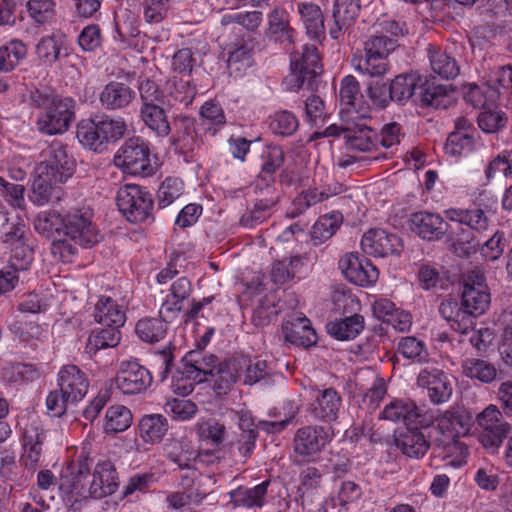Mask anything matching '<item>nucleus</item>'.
<instances>
[{"label":"nucleus","mask_w":512,"mask_h":512,"mask_svg":"<svg viewBox=\"0 0 512 512\" xmlns=\"http://www.w3.org/2000/svg\"><path fill=\"white\" fill-rule=\"evenodd\" d=\"M116 201L119 211L133 223L145 221L153 207L152 195L145 188L136 184L120 187Z\"/></svg>","instance_id":"8"},{"label":"nucleus","mask_w":512,"mask_h":512,"mask_svg":"<svg viewBox=\"0 0 512 512\" xmlns=\"http://www.w3.org/2000/svg\"><path fill=\"white\" fill-rule=\"evenodd\" d=\"M46 436L42 429L32 424L25 428L21 462L25 468L35 470L40 466L42 444Z\"/></svg>","instance_id":"27"},{"label":"nucleus","mask_w":512,"mask_h":512,"mask_svg":"<svg viewBox=\"0 0 512 512\" xmlns=\"http://www.w3.org/2000/svg\"><path fill=\"white\" fill-rule=\"evenodd\" d=\"M39 371L30 364L16 363L3 369V378L10 383L22 384L39 378Z\"/></svg>","instance_id":"56"},{"label":"nucleus","mask_w":512,"mask_h":512,"mask_svg":"<svg viewBox=\"0 0 512 512\" xmlns=\"http://www.w3.org/2000/svg\"><path fill=\"white\" fill-rule=\"evenodd\" d=\"M361 248L368 255L386 257L400 254L403 244L394 233L384 229H370L361 239Z\"/></svg>","instance_id":"15"},{"label":"nucleus","mask_w":512,"mask_h":512,"mask_svg":"<svg viewBox=\"0 0 512 512\" xmlns=\"http://www.w3.org/2000/svg\"><path fill=\"white\" fill-rule=\"evenodd\" d=\"M152 383L150 371L136 361H124L115 377V385L123 394L144 392Z\"/></svg>","instance_id":"13"},{"label":"nucleus","mask_w":512,"mask_h":512,"mask_svg":"<svg viewBox=\"0 0 512 512\" xmlns=\"http://www.w3.org/2000/svg\"><path fill=\"white\" fill-rule=\"evenodd\" d=\"M360 0H335L332 17L335 22L350 25L358 16Z\"/></svg>","instance_id":"61"},{"label":"nucleus","mask_w":512,"mask_h":512,"mask_svg":"<svg viewBox=\"0 0 512 512\" xmlns=\"http://www.w3.org/2000/svg\"><path fill=\"white\" fill-rule=\"evenodd\" d=\"M37 166H45L48 174L66 182L74 173L75 161L68 156L66 147L55 141L41 152V161Z\"/></svg>","instance_id":"14"},{"label":"nucleus","mask_w":512,"mask_h":512,"mask_svg":"<svg viewBox=\"0 0 512 512\" xmlns=\"http://www.w3.org/2000/svg\"><path fill=\"white\" fill-rule=\"evenodd\" d=\"M127 130L123 118L109 116H96L93 119L81 120L77 125V139L86 148L103 152L108 144L121 139Z\"/></svg>","instance_id":"4"},{"label":"nucleus","mask_w":512,"mask_h":512,"mask_svg":"<svg viewBox=\"0 0 512 512\" xmlns=\"http://www.w3.org/2000/svg\"><path fill=\"white\" fill-rule=\"evenodd\" d=\"M342 398L334 388L321 390L311 403V414L315 419L333 422L338 418Z\"/></svg>","instance_id":"26"},{"label":"nucleus","mask_w":512,"mask_h":512,"mask_svg":"<svg viewBox=\"0 0 512 512\" xmlns=\"http://www.w3.org/2000/svg\"><path fill=\"white\" fill-rule=\"evenodd\" d=\"M143 17L149 24L160 23L167 15L169 0H139Z\"/></svg>","instance_id":"64"},{"label":"nucleus","mask_w":512,"mask_h":512,"mask_svg":"<svg viewBox=\"0 0 512 512\" xmlns=\"http://www.w3.org/2000/svg\"><path fill=\"white\" fill-rule=\"evenodd\" d=\"M476 421L480 429L479 441L490 453H495L503 439L512 431V426L503 420L501 411L493 404L479 413Z\"/></svg>","instance_id":"9"},{"label":"nucleus","mask_w":512,"mask_h":512,"mask_svg":"<svg viewBox=\"0 0 512 512\" xmlns=\"http://www.w3.org/2000/svg\"><path fill=\"white\" fill-rule=\"evenodd\" d=\"M388 57L364 53L358 59L355 69L371 77H381L388 71Z\"/></svg>","instance_id":"50"},{"label":"nucleus","mask_w":512,"mask_h":512,"mask_svg":"<svg viewBox=\"0 0 512 512\" xmlns=\"http://www.w3.org/2000/svg\"><path fill=\"white\" fill-rule=\"evenodd\" d=\"M461 368L466 377L476 379L482 383H491L497 376L495 366L484 359L466 358L463 360Z\"/></svg>","instance_id":"43"},{"label":"nucleus","mask_w":512,"mask_h":512,"mask_svg":"<svg viewBox=\"0 0 512 512\" xmlns=\"http://www.w3.org/2000/svg\"><path fill=\"white\" fill-rule=\"evenodd\" d=\"M57 385L67 398L77 403L87 394L89 381L78 366L66 365L58 373Z\"/></svg>","instance_id":"19"},{"label":"nucleus","mask_w":512,"mask_h":512,"mask_svg":"<svg viewBox=\"0 0 512 512\" xmlns=\"http://www.w3.org/2000/svg\"><path fill=\"white\" fill-rule=\"evenodd\" d=\"M295 30L290 26V15L282 8H275L268 15L266 37L275 43L287 47L294 43Z\"/></svg>","instance_id":"25"},{"label":"nucleus","mask_w":512,"mask_h":512,"mask_svg":"<svg viewBox=\"0 0 512 512\" xmlns=\"http://www.w3.org/2000/svg\"><path fill=\"white\" fill-rule=\"evenodd\" d=\"M421 82V78L416 73H409L396 76L391 82L389 94L392 101L405 103L412 97L416 99V90Z\"/></svg>","instance_id":"36"},{"label":"nucleus","mask_w":512,"mask_h":512,"mask_svg":"<svg viewBox=\"0 0 512 512\" xmlns=\"http://www.w3.org/2000/svg\"><path fill=\"white\" fill-rule=\"evenodd\" d=\"M283 333L286 341L299 346L309 347L317 341L315 330L306 317L286 322L283 325Z\"/></svg>","instance_id":"32"},{"label":"nucleus","mask_w":512,"mask_h":512,"mask_svg":"<svg viewBox=\"0 0 512 512\" xmlns=\"http://www.w3.org/2000/svg\"><path fill=\"white\" fill-rule=\"evenodd\" d=\"M439 314L444 320L447 321L451 329L466 336L475 325L474 316L463 308L460 303L454 298L443 300L439 305Z\"/></svg>","instance_id":"23"},{"label":"nucleus","mask_w":512,"mask_h":512,"mask_svg":"<svg viewBox=\"0 0 512 512\" xmlns=\"http://www.w3.org/2000/svg\"><path fill=\"white\" fill-rule=\"evenodd\" d=\"M184 191V183L177 177H167L157 192L158 205L165 208L177 200Z\"/></svg>","instance_id":"52"},{"label":"nucleus","mask_w":512,"mask_h":512,"mask_svg":"<svg viewBox=\"0 0 512 512\" xmlns=\"http://www.w3.org/2000/svg\"><path fill=\"white\" fill-rule=\"evenodd\" d=\"M474 139L467 132L450 133L445 144V151L451 156H461L473 150Z\"/></svg>","instance_id":"60"},{"label":"nucleus","mask_w":512,"mask_h":512,"mask_svg":"<svg viewBox=\"0 0 512 512\" xmlns=\"http://www.w3.org/2000/svg\"><path fill=\"white\" fill-rule=\"evenodd\" d=\"M13 246L9 260V268L15 271L27 270L33 261V251L26 244V235L21 242L10 244Z\"/></svg>","instance_id":"58"},{"label":"nucleus","mask_w":512,"mask_h":512,"mask_svg":"<svg viewBox=\"0 0 512 512\" xmlns=\"http://www.w3.org/2000/svg\"><path fill=\"white\" fill-rule=\"evenodd\" d=\"M191 292L192 285L188 278L180 277L175 280L161 304L159 309L160 316L167 321L175 320L183 308L184 301L190 296Z\"/></svg>","instance_id":"22"},{"label":"nucleus","mask_w":512,"mask_h":512,"mask_svg":"<svg viewBox=\"0 0 512 512\" xmlns=\"http://www.w3.org/2000/svg\"><path fill=\"white\" fill-rule=\"evenodd\" d=\"M300 258L297 256L286 257L276 261L271 270V278L276 284H284L291 280L298 267L300 266Z\"/></svg>","instance_id":"57"},{"label":"nucleus","mask_w":512,"mask_h":512,"mask_svg":"<svg viewBox=\"0 0 512 512\" xmlns=\"http://www.w3.org/2000/svg\"><path fill=\"white\" fill-rule=\"evenodd\" d=\"M270 129L280 136L292 135L299 126L297 117L290 111L276 112L270 119Z\"/></svg>","instance_id":"59"},{"label":"nucleus","mask_w":512,"mask_h":512,"mask_svg":"<svg viewBox=\"0 0 512 512\" xmlns=\"http://www.w3.org/2000/svg\"><path fill=\"white\" fill-rule=\"evenodd\" d=\"M65 181H58L52 174H48L45 166L35 167V177L32 183L30 199L36 205L42 206L52 198H60L59 184Z\"/></svg>","instance_id":"24"},{"label":"nucleus","mask_w":512,"mask_h":512,"mask_svg":"<svg viewBox=\"0 0 512 512\" xmlns=\"http://www.w3.org/2000/svg\"><path fill=\"white\" fill-rule=\"evenodd\" d=\"M364 329V317L360 314L336 319L327 323V333L340 341H347L356 338Z\"/></svg>","instance_id":"33"},{"label":"nucleus","mask_w":512,"mask_h":512,"mask_svg":"<svg viewBox=\"0 0 512 512\" xmlns=\"http://www.w3.org/2000/svg\"><path fill=\"white\" fill-rule=\"evenodd\" d=\"M415 102L422 106H430L436 109L446 108L448 103L447 90L434 83H421L418 87Z\"/></svg>","instance_id":"45"},{"label":"nucleus","mask_w":512,"mask_h":512,"mask_svg":"<svg viewBox=\"0 0 512 512\" xmlns=\"http://www.w3.org/2000/svg\"><path fill=\"white\" fill-rule=\"evenodd\" d=\"M396 446L410 458H421L428 451L430 444L425 435L419 430L408 429L396 438Z\"/></svg>","instance_id":"34"},{"label":"nucleus","mask_w":512,"mask_h":512,"mask_svg":"<svg viewBox=\"0 0 512 512\" xmlns=\"http://www.w3.org/2000/svg\"><path fill=\"white\" fill-rule=\"evenodd\" d=\"M342 222L339 213L326 214L318 218L311 230V239L315 245L322 244L330 239Z\"/></svg>","instance_id":"48"},{"label":"nucleus","mask_w":512,"mask_h":512,"mask_svg":"<svg viewBox=\"0 0 512 512\" xmlns=\"http://www.w3.org/2000/svg\"><path fill=\"white\" fill-rule=\"evenodd\" d=\"M321 72L320 58L315 45L305 44L301 52H294L290 58V73L284 78L283 86L288 91L304 87L313 89L316 77Z\"/></svg>","instance_id":"5"},{"label":"nucleus","mask_w":512,"mask_h":512,"mask_svg":"<svg viewBox=\"0 0 512 512\" xmlns=\"http://www.w3.org/2000/svg\"><path fill=\"white\" fill-rule=\"evenodd\" d=\"M94 320L101 325L119 330L126 322V312L116 300L102 296L94 308Z\"/></svg>","instance_id":"29"},{"label":"nucleus","mask_w":512,"mask_h":512,"mask_svg":"<svg viewBox=\"0 0 512 512\" xmlns=\"http://www.w3.org/2000/svg\"><path fill=\"white\" fill-rule=\"evenodd\" d=\"M141 118L145 125L158 136L165 137L170 133V124L163 108L157 103L142 105Z\"/></svg>","instance_id":"41"},{"label":"nucleus","mask_w":512,"mask_h":512,"mask_svg":"<svg viewBox=\"0 0 512 512\" xmlns=\"http://www.w3.org/2000/svg\"><path fill=\"white\" fill-rule=\"evenodd\" d=\"M364 120L357 117L342 120L345 122L344 139L347 150L369 152L375 146V134Z\"/></svg>","instance_id":"18"},{"label":"nucleus","mask_w":512,"mask_h":512,"mask_svg":"<svg viewBox=\"0 0 512 512\" xmlns=\"http://www.w3.org/2000/svg\"><path fill=\"white\" fill-rule=\"evenodd\" d=\"M26 8L30 18L38 24L49 22L55 14L53 0H29Z\"/></svg>","instance_id":"62"},{"label":"nucleus","mask_w":512,"mask_h":512,"mask_svg":"<svg viewBox=\"0 0 512 512\" xmlns=\"http://www.w3.org/2000/svg\"><path fill=\"white\" fill-rule=\"evenodd\" d=\"M170 322L163 319L160 315L159 318H142L135 325V333L143 342L156 343L164 339L167 334V323Z\"/></svg>","instance_id":"38"},{"label":"nucleus","mask_w":512,"mask_h":512,"mask_svg":"<svg viewBox=\"0 0 512 512\" xmlns=\"http://www.w3.org/2000/svg\"><path fill=\"white\" fill-rule=\"evenodd\" d=\"M225 124V113L218 103L207 101L201 106L200 125L205 133L214 136Z\"/></svg>","instance_id":"40"},{"label":"nucleus","mask_w":512,"mask_h":512,"mask_svg":"<svg viewBox=\"0 0 512 512\" xmlns=\"http://www.w3.org/2000/svg\"><path fill=\"white\" fill-rule=\"evenodd\" d=\"M26 45L20 40H11L0 47V71L10 72L26 57Z\"/></svg>","instance_id":"47"},{"label":"nucleus","mask_w":512,"mask_h":512,"mask_svg":"<svg viewBox=\"0 0 512 512\" xmlns=\"http://www.w3.org/2000/svg\"><path fill=\"white\" fill-rule=\"evenodd\" d=\"M197 429L202 440L210 441L216 447L220 446L225 440L226 427L214 418L199 422Z\"/></svg>","instance_id":"53"},{"label":"nucleus","mask_w":512,"mask_h":512,"mask_svg":"<svg viewBox=\"0 0 512 512\" xmlns=\"http://www.w3.org/2000/svg\"><path fill=\"white\" fill-rule=\"evenodd\" d=\"M339 98L342 120L353 117L360 119L369 117V108L360 90L359 82L354 76L347 75L341 80Z\"/></svg>","instance_id":"11"},{"label":"nucleus","mask_w":512,"mask_h":512,"mask_svg":"<svg viewBox=\"0 0 512 512\" xmlns=\"http://www.w3.org/2000/svg\"><path fill=\"white\" fill-rule=\"evenodd\" d=\"M268 485L269 483L264 481L252 488L239 487L230 492L231 502L235 506L261 507L264 504Z\"/></svg>","instance_id":"42"},{"label":"nucleus","mask_w":512,"mask_h":512,"mask_svg":"<svg viewBox=\"0 0 512 512\" xmlns=\"http://www.w3.org/2000/svg\"><path fill=\"white\" fill-rule=\"evenodd\" d=\"M428 58L430 61L431 69L442 78H454L459 73V68L456 61L451 58L445 51L429 46Z\"/></svg>","instance_id":"44"},{"label":"nucleus","mask_w":512,"mask_h":512,"mask_svg":"<svg viewBox=\"0 0 512 512\" xmlns=\"http://www.w3.org/2000/svg\"><path fill=\"white\" fill-rule=\"evenodd\" d=\"M422 411L416 403L408 398H394L385 405L380 418L392 422H403L407 426L421 425Z\"/></svg>","instance_id":"20"},{"label":"nucleus","mask_w":512,"mask_h":512,"mask_svg":"<svg viewBox=\"0 0 512 512\" xmlns=\"http://www.w3.org/2000/svg\"><path fill=\"white\" fill-rule=\"evenodd\" d=\"M397 352L407 359L418 362L426 361L428 356L425 343L413 336L401 337L397 344Z\"/></svg>","instance_id":"51"},{"label":"nucleus","mask_w":512,"mask_h":512,"mask_svg":"<svg viewBox=\"0 0 512 512\" xmlns=\"http://www.w3.org/2000/svg\"><path fill=\"white\" fill-rule=\"evenodd\" d=\"M131 422L130 410L123 405H115L106 412L104 428L106 432H122L130 427Z\"/></svg>","instance_id":"49"},{"label":"nucleus","mask_w":512,"mask_h":512,"mask_svg":"<svg viewBox=\"0 0 512 512\" xmlns=\"http://www.w3.org/2000/svg\"><path fill=\"white\" fill-rule=\"evenodd\" d=\"M417 385L428 391V397L434 404L447 402L453 393L450 378L439 369H423L417 377Z\"/></svg>","instance_id":"16"},{"label":"nucleus","mask_w":512,"mask_h":512,"mask_svg":"<svg viewBox=\"0 0 512 512\" xmlns=\"http://www.w3.org/2000/svg\"><path fill=\"white\" fill-rule=\"evenodd\" d=\"M26 232L24 221L18 216L10 218L8 212L0 206V241L8 244L21 242Z\"/></svg>","instance_id":"39"},{"label":"nucleus","mask_w":512,"mask_h":512,"mask_svg":"<svg viewBox=\"0 0 512 512\" xmlns=\"http://www.w3.org/2000/svg\"><path fill=\"white\" fill-rule=\"evenodd\" d=\"M120 341V330L112 327L97 328L92 330L89 334L85 352L91 357L96 355L100 350L118 346Z\"/></svg>","instance_id":"35"},{"label":"nucleus","mask_w":512,"mask_h":512,"mask_svg":"<svg viewBox=\"0 0 512 512\" xmlns=\"http://www.w3.org/2000/svg\"><path fill=\"white\" fill-rule=\"evenodd\" d=\"M90 209H72L62 215L61 226L57 227L59 238L53 243V252L62 258L77 253L78 246L90 247L97 244L102 236L93 223Z\"/></svg>","instance_id":"2"},{"label":"nucleus","mask_w":512,"mask_h":512,"mask_svg":"<svg viewBox=\"0 0 512 512\" xmlns=\"http://www.w3.org/2000/svg\"><path fill=\"white\" fill-rule=\"evenodd\" d=\"M512 174V150H504L495 156L488 164L485 175L492 179L497 175L508 177Z\"/></svg>","instance_id":"63"},{"label":"nucleus","mask_w":512,"mask_h":512,"mask_svg":"<svg viewBox=\"0 0 512 512\" xmlns=\"http://www.w3.org/2000/svg\"><path fill=\"white\" fill-rule=\"evenodd\" d=\"M148 144L139 137L127 139L118 149L114 162L125 172L135 176H149L153 173Z\"/></svg>","instance_id":"7"},{"label":"nucleus","mask_w":512,"mask_h":512,"mask_svg":"<svg viewBox=\"0 0 512 512\" xmlns=\"http://www.w3.org/2000/svg\"><path fill=\"white\" fill-rule=\"evenodd\" d=\"M141 439L150 444L160 442L168 431V421L161 414L145 415L139 422Z\"/></svg>","instance_id":"37"},{"label":"nucleus","mask_w":512,"mask_h":512,"mask_svg":"<svg viewBox=\"0 0 512 512\" xmlns=\"http://www.w3.org/2000/svg\"><path fill=\"white\" fill-rule=\"evenodd\" d=\"M330 428L321 425H306L296 430L293 437V457L297 464L314 462L332 441Z\"/></svg>","instance_id":"6"},{"label":"nucleus","mask_w":512,"mask_h":512,"mask_svg":"<svg viewBox=\"0 0 512 512\" xmlns=\"http://www.w3.org/2000/svg\"><path fill=\"white\" fill-rule=\"evenodd\" d=\"M93 462L94 458L85 445L77 459L71 461L62 470L59 488L71 505L86 499L88 495L95 499H101L117 490V472L112 461L106 457H100L95 463L92 480L86 489L84 480L88 477Z\"/></svg>","instance_id":"1"},{"label":"nucleus","mask_w":512,"mask_h":512,"mask_svg":"<svg viewBox=\"0 0 512 512\" xmlns=\"http://www.w3.org/2000/svg\"><path fill=\"white\" fill-rule=\"evenodd\" d=\"M136 93L128 85L111 81L100 93L101 105L107 110H120L128 107L135 99Z\"/></svg>","instance_id":"28"},{"label":"nucleus","mask_w":512,"mask_h":512,"mask_svg":"<svg viewBox=\"0 0 512 512\" xmlns=\"http://www.w3.org/2000/svg\"><path fill=\"white\" fill-rule=\"evenodd\" d=\"M491 301L490 292L483 273L472 271L463 280L462 305L476 315L483 314Z\"/></svg>","instance_id":"10"},{"label":"nucleus","mask_w":512,"mask_h":512,"mask_svg":"<svg viewBox=\"0 0 512 512\" xmlns=\"http://www.w3.org/2000/svg\"><path fill=\"white\" fill-rule=\"evenodd\" d=\"M435 427L442 435L453 440L467 431V422L458 412L447 410L436 418Z\"/></svg>","instance_id":"46"},{"label":"nucleus","mask_w":512,"mask_h":512,"mask_svg":"<svg viewBox=\"0 0 512 512\" xmlns=\"http://www.w3.org/2000/svg\"><path fill=\"white\" fill-rule=\"evenodd\" d=\"M279 313L276 306V297L272 294L265 295L255 308L252 321L255 326L264 327L272 322Z\"/></svg>","instance_id":"55"},{"label":"nucleus","mask_w":512,"mask_h":512,"mask_svg":"<svg viewBox=\"0 0 512 512\" xmlns=\"http://www.w3.org/2000/svg\"><path fill=\"white\" fill-rule=\"evenodd\" d=\"M36 53L39 60L48 65L67 57L69 49L66 36L62 33H53L42 37L36 46Z\"/></svg>","instance_id":"30"},{"label":"nucleus","mask_w":512,"mask_h":512,"mask_svg":"<svg viewBox=\"0 0 512 512\" xmlns=\"http://www.w3.org/2000/svg\"><path fill=\"white\" fill-rule=\"evenodd\" d=\"M296 7L307 35L312 39H321L324 35L325 27L324 16L320 7L312 2H298Z\"/></svg>","instance_id":"31"},{"label":"nucleus","mask_w":512,"mask_h":512,"mask_svg":"<svg viewBox=\"0 0 512 512\" xmlns=\"http://www.w3.org/2000/svg\"><path fill=\"white\" fill-rule=\"evenodd\" d=\"M183 374L194 383L208 381L215 376L220 366L218 358L212 354L204 355L199 351H190L185 358Z\"/></svg>","instance_id":"21"},{"label":"nucleus","mask_w":512,"mask_h":512,"mask_svg":"<svg viewBox=\"0 0 512 512\" xmlns=\"http://www.w3.org/2000/svg\"><path fill=\"white\" fill-rule=\"evenodd\" d=\"M339 268L348 281L362 287L374 285L379 277L377 267L369 259L357 253L351 252L342 256L339 260Z\"/></svg>","instance_id":"12"},{"label":"nucleus","mask_w":512,"mask_h":512,"mask_svg":"<svg viewBox=\"0 0 512 512\" xmlns=\"http://www.w3.org/2000/svg\"><path fill=\"white\" fill-rule=\"evenodd\" d=\"M409 226L412 232L424 240L441 239L447 231V223L436 213L420 211L411 214Z\"/></svg>","instance_id":"17"},{"label":"nucleus","mask_w":512,"mask_h":512,"mask_svg":"<svg viewBox=\"0 0 512 512\" xmlns=\"http://www.w3.org/2000/svg\"><path fill=\"white\" fill-rule=\"evenodd\" d=\"M277 200L278 197L274 195L257 200L253 209L241 217V224L243 226L253 227L261 223L269 215L271 208L277 203Z\"/></svg>","instance_id":"54"},{"label":"nucleus","mask_w":512,"mask_h":512,"mask_svg":"<svg viewBox=\"0 0 512 512\" xmlns=\"http://www.w3.org/2000/svg\"><path fill=\"white\" fill-rule=\"evenodd\" d=\"M28 100L31 106L39 109L36 128L47 136L64 134L74 118V101L62 98L47 89H33Z\"/></svg>","instance_id":"3"}]
</instances>
